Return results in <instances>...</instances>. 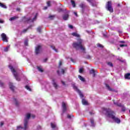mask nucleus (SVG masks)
<instances>
[{"label": "nucleus", "instance_id": "19", "mask_svg": "<svg viewBox=\"0 0 130 130\" xmlns=\"http://www.w3.org/2000/svg\"><path fill=\"white\" fill-rule=\"evenodd\" d=\"M106 87L109 91H113V89L110 88V86H109V85L106 84Z\"/></svg>", "mask_w": 130, "mask_h": 130}, {"label": "nucleus", "instance_id": "1", "mask_svg": "<svg viewBox=\"0 0 130 130\" xmlns=\"http://www.w3.org/2000/svg\"><path fill=\"white\" fill-rule=\"evenodd\" d=\"M72 46L76 50H80V49L83 53H86V48L85 46L83 45V40L78 39L77 42H73Z\"/></svg>", "mask_w": 130, "mask_h": 130}, {"label": "nucleus", "instance_id": "63", "mask_svg": "<svg viewBox=\"0 0 130 130\" xmlns=\"http://www.w3.org/2000/svg\"><path fill=\"white\" fill-rule=\"evenodd\" d=\"M57 73L58 75H59V70L57 71Z\"/></svg>", "mask_w": 130, "mask_h": 130}, {"label": "nucleus", "instance_id": "59", "mask_svg": "<svg viewBox=\"0 0 130 130\" xmlns=\"http://www.w3.org/2000/svg\"><path fill=\"white\" fill-rule=\"evenodd\" d=\"M43 10H47V7H44Z\"/></svg>", "mask_w": 130, "mask_h": 130}, {"label": "nucleus", "instance_id": "23", "mask_svg": "<svg viewBox=\"0 0 130 130\" xmlns=\"http://www.w3.org/2000/svg\"><path fill=\"white\" fill-rule=\"evenodd\" d=\"M68 70V68H64V69H62L61 70V73H62V75H64V73L67 72Z\"/></svg>", "mask_w": 130, "mask_h": 130}, {"label": "nucleus", "instance_id": "24", "mask_svg": "<svg viewBox=\"0 0 130 130\" xmlns=\"http://www.w3.org/2000/svg\"><path fill=\"white\" fill-rule=\"evenodd\" d=\"M129 77H130V73H127V74H125V75H124L125 79H128L129 80Z\"/></svg>", "mask_w": 130, "mask_h": 130}, {"label": "nucleus", "instance_id": "28", "mask_svg": "<svg viewBox=\"0 0 130 130\" xmlns=\"http://www.w3.org/2000/svg\"><path fill=\"white\" fill-rule=\"evenodd\" d=\"M51 48H52L53 50L55 51V52H58L57 49H55V47L54 46H50Z\"/></svg>", "mask_w": 130, "mask_h": 130}, {"label": "nucleus", "instance_id": "17", "mask_svg": "<svg viewBox=\"0 0 130 130\" xmlns=\"http://www.w3.org/2000/svg\"><path fill=\"white\" fill-rule=\"evenodd\" d=\"M78 78L81 82H86V80L85 79V78H84V77H82V76L79 75Z\"/></svg>", "mask_w": 130, "mask_h": 130}, {"label": "nucleus", "instance_id": "53", "mask_svg": "<svg viewBox=\"0 0 130 130\" xmlns=\"http://www.w3.org/2000/svg\"><path fill=\"white\" fill-rule=\"evenodd\" d=\"M54 16H52V15L49 16V19H52V18H54Z\"/></svg>", "mask_w": 130, "mask_h": 130}, {"label": "nucleus", "instance_id": "50", "mask_svg": "<svg viewBox=\"0 0 130 130\" xmlns=\"http://www.w3.org/2000/svg\"><path fill=\"white\" fill-rule=\"evenodd\" d=\"M89 114L90 115H93V114H94V113L93 112H89Z\"/></svg>", "mask_w": 130, "mask_h": 130}, {"label": "nucleus", "instance_id": "64", "mask_svg": "<svg viewBox=\"0 0 130 130\" xmlns=\"http://www.w3.org/2000/svg\"><path fill=\"white\" fill-rule=\"evenodd\" d=\"M120 43H125V42L124 41H121Z\"/></svg>", "mask_w": 130, "mask_h": 130}, {"label": "nucleus", "instance_id": "29", "mask_svg": "<svg viewBox=\"0 0 130 130\" xmlns=\"http://www.w3.org/2000/svg\"><path fill=\"white\" fill-rule=\"evenodd\" d=\"M37 69L39 72H41V73H43V69L41 68V67H38Z\"/></svg>", "mask_w": 130, "mask_h": 130}, {"label": "nucleus", "instance_id": "47", "mask_svg": "<svg viewBox=\"0 0 130 130\" xmlns=\"http://www.w3.org/2000/svg\"><path fill=\"white\" fill-rule=\"evenodd\" d=\"M62 64V62H61V61H60L59 62V67H60V66Z\"/></svg>", "mask_w": 130, "mask_h": 130}, {"label": "nucleus", "instance_id": "18", "mask_svg": "<svg viewBox=\"0 0 130 130\" xmlns=\"http://www.w3.org/2000/svg\"><path fill=\"white\" fill-rule=\"evenodd\" d=\"M19 17L18 16H13L9 19L10 21H14L18 19Z\"/></svg>", "mask_w": 130, "mask_h": 130}, {"label": "nucleus", "instance_id": "15", "mask_svg": "<svg viewBox=\"0 0 130 130\" xmlns=\"http://www.w3.org/2000/svg\"><path fill=\"white\" fill-rule=\"evenodd\" d=\"M114 121L116 123H118V124H119V123H120V119H119L117 117H114Z\"/></svg>", "mask_w": 130, "mask_h": 130}, {"label": "nucleus", "instance_id": "46", "mask_svg": "<svg viewBox=\"0 0 130 130\" xmlns=\"http://www.w3.org/2000/svg\"><path fill=\"white\" fill-rule=\"evenodd\" d=\"M48 7H50V2L48 1L47 2Z\"/></svg>", "mask_w": 130, "mask_h": 130}, {"label": "nucleus", "instance_id": "35", "mask_svg": "<svg viewBox=\"0 0 130 130\" xmlns=\"http://www.w3.org/2000/svg\"><path fill=\"white\" fill-rule=\"evenodd\" d=\"M120 47H127V44H121L119 45Z\"/></svg>", "mask_w": 130, "mask_h": 130}, {"label": "nucleus", "instance_id": "20", "mask_svg": "<svg viewBox=\"0 0 130 130\" xmlns=\"http://www.w3.org/2000/svg\"><path fill=\"white\" fill-rule=\"evenodd\" d=\"M82 102L83 105H88V102L86 101L85 99H83L82 100Z\"/></svg>", "mask_w": 130, "mask_h": 130}, {"label": "nucleus", "instance_id": "43", "mask_svg": "<svg viewBox=\"0 0 130 130\" xmlns=\"http://www.w3.org/2000/svg\"><path fill=\"white\" fill-rule=\"evenodd\" d=\"M36 19H37V13L36 14L34 18H33L32 22H33V21H35V20H36Z\"/></svg>", "mask_w": 130, "mask_h": 130}, {"label": "nucleus", "instance_id": "41", "mask_svg": "<svg viewBox=\"0 0 130 130\" xmlns=\"http://www.w3.org/2000/svg\"><path fill=\"white\" fill-rule=\"evenodd\" d=\"M28 31V28L26 29H24L22 30V33H26V32H27Z\"/></svg>", "mask_w": 130, "mask_h": 130}, {"label": "nucleus", "instance_id": "55", "mask_svg": "<svg viewBox=\"0 0 130 130\" xmlns=\"http://www.w3.org/2000/svg\"><path fill=\"white\" fill-rule=\"evenodd\" d=\"M117 7H118V8H120L121 7V6L120 5V4H117Z\"/></svg>", "mask_w": 130, "mask_h": 130}, {"label": "nucleus", "instance_id": "10", "mask_svg": "<svg viewBox=\"0 0 130 130\" xmlns=\"http://www.w3.org/2000/svg\"><path fill=\"white\" fill-rule=\"evenodd\" d=\"M62 112L64 113L67 111V105L64 102L62 103Z\"/></svg>", "mask_w": 130, "mask_h": 130}, {"label": "nucleus", "instance_id": "62", "mask_svg": "<svg viewBox=\"0 0 130 130\" xmlns=\"http://www.w3.org/2000/svg\"><path fill=\"white\" fill-rule=\"evenodd\" d=\"M20 8H17V9H16V11H20Z\"/></svg>", "mask_w": 130, "mask_h": 130}, {"label": "nucleus", "instance_id": "54", "mask_svg": "<svg viewBox=\"0 0 130 130\" xmlns=\"http://www.w3.org/2000/svg\"><path fill=\"white\" fill-rule=\"evenodd\" d=\"M32 28V25H29L27 28V29H28V30H29V29H30V28Z\"/></svg>", "mask_w": 130, "mask_h": 130}, {"label": "nucleus", "instance_id": "39", "mask_svg": "<svg viewBox=\"0 0 130 130\" xmlns=\"http://www.w3.org/2000/svg\"><path fill=\"white\" fill-rule=\"evenodd\" d=\"M107 64L110 67H113V64H112V62H109L107 63Z\"/></svg>", "mask_w": 130, "mask_h": 130}, {"label": "nucleus", "instance_id": "6", "mask_svg": "<svg viewBox=\"0 0 130 130\" xmlns=\"http://www.w3.org/2000/svg\"><path fill=\"white\" fill-rule=\"evenodd\" d=\"M73 89H74V90H75V91H76V92H77V93H78V94L80 95V97H81V98H83L84 97V94H83L82 92H81V90H80L79 89H78V87H77L75 85H73Z\"/></svg>", "mask_w": 130, "mask_h": 130}, {"label": "nucleus", "instance_id": "21", "mask_svg": "<svg viewBox=\"0 0 130 130\" xmlns=\"http://www.w3.org/2000/svg\"><path fill=\"white\" fill-rule=\"evenodd\" d=\"M80 7L81 8V9H82L83 10H84V9H85V8H87V6H86L84 4H81L80 5Z\"/></svg>", "mask_w": 130, "mask_h": 130}, {"label": "nucleus", "instance_id": "9", "mask_svg": "<svg viewBox=\"0 0 130 130\" xmlns=\"http://www.w3.org/2000/svg\"><path fill=\"white\" fill-rule=\"evenodd\" d=\"M2 40L4 41L5 42H9V41H8V38L7 37V35L5 33H3L1 35Z\"/></svg>", "mask_w": 130, "mask_h": 130}, {"label": "nucleus", "instance_id": "3", "mask_svg": "<svg viewBox=\"0 0 130 130\" xmlns=\"http://www.w3.org/2000/svg\"><path fill=\"white\" fill-rule=\"evenodd\" d=\"M31 117L30 113H27L25 115V117L24 120V130H27L28 128V122H29V120Z\"/></svg>", "mask_w": 130, "mask_h": 130}, {"label": "nucleus", "instance_id": "44", "mask_svg": "<svg viewBox=\"0 0 130 130\" xmlns=\"http://www.w3.org/2000/svg\"><path fill=\"white\" fill-rule=\"evenodd\" d=\"M69 27L70 28V29H74V26L71 24L68 25Z\"/></svg>", "mask_w": 130, "mask_h": 130}, {"label": "nucleus", "instance_id": "11", "mask_svg": "<svg viewBox=\"0 0 130 130\" xmlns=\"http://www.w3.org/2000/svg\"><path fill=\"white\" fill-rule=\"evenodd\" d=\"M52 81L53 82L52 85L53 87L55 88V89H57V88L58 87V85L56 83L55 79H54V78H52Z\"/></svg>", "mask_w": 130, "mask_h": 130}, {"label": "nucleus", "instance_id": "26", "mask_svg": "<svg viewBox=\"0 0 130 130\" xmlns=\"http://www.w3.org/2000/svg\"><path fill=\"white\" fill-rule=\"evenodd\" d=\"M90 122L91 123L92 126H95V123L94 122L93 119H90Z\"/></svg>", "mask_w": 130, "mask_h": 130}, {"label": "nucleus", "instance_id": "13", "mask_svg": "<svg viewBox=\"0 0 130 130\" xmlns=\"http://www.w3.org/2000/svg\"><path fill=\"white\" fill-rule=\"evenodd\" d=\"M71 35H72V36H74V37H77V38H80V37H81V36H80L79 34H77V32H72L71 34Z\"/></svg>", "mask_w": 130, "mask_h": 130}, {"label": "nucleus", "instance_id": "14", "mask_svg": "<svg viewBox=\"0 0 130 130\" xmlns=\"http://www.w3.org/2000/svg\"><path fill=\"white\" fill-rule=\"evenodd\" d=\"M69 17H70V15H69V14H64L62 17L63 20H64V21H67V20L69 19Z\"/></svg>", "mask_w": 130, "mask_h": 130}, {"label": "nucleus", "instance_id": "5", "mask_svg": "<svg viewBox=\"0 0 130 130\" xmlns=\"http://www.w3.org/2000/svg\"><path fill=\"white\" fill-rule=\"evenodd\" d=\"M106 9L110 13H113V8H112V3L111 1H108L106 3Z\"/></svg>", "mask_w": 130, "mask_h": 130}, {"label": "nucleus", "instance_id": "60", "mask_svg": "<svg viewBox=\"0 0 130 130\" xmlns=\"http://www.w3.org/2000/svg\"><path fill=\"white\" fill-rule=\"evenodd\" d=\"M71 61H72V62H74L73 58H71Z\"/></svg>", "mask_w": 130, "mask_h": 130}, {"label": "nucleus", "instance_id": "52", "mask_svg": "<svg viewBox=\"0 0 130 130\" xmlns=\"http://www.w3.org/2000/svg\"><path fill=\"white\" fill-rule=\"evenodd\" d=\"M114 92H115V94H116V95H117L118 94L117 93H118V91L115 90Z\"/></svg>", "mask_w": 130, "mask_h": 130}, {"label": "nucleus", "instance_id": "38", "mask_svg": "<svg viewBox=\"0 0 130 130\" xmlns=\"http://www.w3.org/2000/svg\"><path fill=\"white\" fill-rule=\"evenodd\" d=\"M25 88H26L27 90H28V91H31V88H30V87L28 85L25 86Z\"/></svg>", "mask_w": 130, "mask_h": 130}, {"label": "nucleus", "instance_id": "25", "mask_svg": "<svg viewBox=\"0 0 130 130\" xmlns=\"http://www.w3.org/2000/svg\"><path fill=\"white\" fill-rule=\"evenodd\" d=\"M0 7H1V8H3V9H7V6L2 3H0Z\"/></svg>", "mask_w": 130, "mask_h": 130}, {"label": "nucleus", "instance_id": "34", "mask_svg": "<svg viewBox=\"0 0 130 130\" xmlns=\"http://www.w3.org/2000/svg\"><path fill=\"white\" fill-rule=\"evenodd\" d=\"M85 58H87V59H91V58H92V57H91V56H90V55H87L85 56Z\"/></svg>", "mask_w": 130, "mask_h": 130}, {"label": "nucleus", "instance_id": "12", "mask_svg": "<svg viewBox=\"0 0 130 130\" xmlns=\"http://www.w3.org/2000/svg\"><path fill=\"white\" fill-rule=\"evenodd\" d=\"M90 74L92 75V77H96V73H97V71L94 70V69H92L89 72Z\"/></svg>", "mask_w": 130, "mask_h": 130}, {"label": "nucleus", "instance_id": "7", "mask_svg": "<svg viewBox=\"0 0 130 130\" xmlns=\"http://www.w3.org/2000/svg\"><path fill=\"white\" fill-rule=\"evenodd\" d=\"M42 48V46L40 45H38L36 47L35 52L37 55H38L41 52V49Z\"/></svg>", "mask_w": 130, "mask_h": 130}, {"label": "nucleus", "instance_id": "31", "mask_svg": "<svg viewBox=\"0 0 130 130\" xmlns=\"http://www.w3.org/2000/svg\"><path fill=\"white\" fill-rule=\"evenodd\" d=\"M51 126L52 128H55V127H56V125L53 123H51Z\"/></svg>", "mask_w": 130, "mask_h": 130}, {"label": "nucleus", "instance_id": "49", "mask_svg": "<svg viewBox=\"0 0 130 130\" xmlns=\"http://www.w3.org/2000/svg\"><path fill=\"white\" fill-rule=\"evenodd\" d=\"M67 117L69 119H71L72 118V116H71V115H68Z\"/></svg>", "mask_w": 130, "mask_h": 130}, {"label": "nucleus", "instance_id": "33", "mask_svg": "<svg viewBox=\"0 0 130 130\" xmlns=\"http://www.w3.org/2000/svg\"><path fill=\"white\" fill-rule=\"evenodd\" d=\"M96 46H98V47H100L101 48H103L104 47L103 45L101 44H98Z\"/></svg>", "mask_w": 130, "mask_h": 130}, {"label": "nucleus", "instance_id": "16", "mask_svg": "<svg viewBox=\"0 0 130 130\" xmlns=\"http://www.w3.org/2000/svg\"><path fill=\"white\" fill-rule=\"evenodd\" d=\"M9 87H10V89H11V90H12V91L14 92V88H15V86H14L12 82L9 83Z\"/></svg>", "mask_w": 130, "mask_h": 130}, {"label": "nucleus", "instance_id": "2", "mask_svg": "<svg viewBox=\"0 0 130 130\" xmlns=\"http://www.w3.org/2000/svg\"><path fill=\"white\" fill-rule=\"evenodd\" d=\"M103 112L105 114L107 117L114 119V112L110 108H103Z\"/></svg>", "mask_w": 130, "mask_h": 130}, {"label": "nucleus", "instance_id": "42", "mask_svg": "<svg viewBox=\"0 0 130 130\" xmlns=\"http://www.w3.org/2000/svg\"><path fill=\"white\" fill-rule=\"evenodd\" d=\"M17 129H20V128H21L22 129H24V127H23L22 126H21V125H20V126H17Z\"/></svg>", "mask_w": 130, "mask_h": 130}, {"label": "nucleus", "instance_id": "8", "mask_svg": "<svg viewBox=\"0 0 130 130\" xmlns=\"http://www.w3.org/2000/svg\"><path fill=\"white\" fill-rule=\"evenodd\" d=\"M114 105L118 106L119 107H121V111H122L123 112H125V110H126V108H125V107H124V106H122V105L120 103H114Z\"/></svg>", "mask_w": 130, "mask_h": 130}, {"label": "nucleus", "instance_id": "36", "mask_svg": "<svg viewBox=\"0 0 130 130\" xmlns=\"http://www.w3.org/2000/svg\"><path fill=\"white\" fill-rule=\"evenodd\" d=\"M24 45L28 46V40L26 39L24 41Z\"/></svg>", "mask_w": 130, "mask_h": 130}, {"label": "nucleus", "instance_id": "37", "mask_svg": "<svg viewBox=\"0 0 130 130\" xmlns=\"http://www.w3.org/2000/svg\"><path fill=\"white\" fill-rule=\"evenodd\" d=\"M38 32H39V33H41V27L39 26L37 28Z\"/></svg>", "mask_w": 130, "mask_h": 130}, {"label": "nucleus", "instance_id": "40", "mask_svg": "<svg viewBox=\"0 0 130 130\" xmlns=\"http://www.w3.org/2000/svg\"><path fill=\"white\" fill-rule=\"evenodd\" d=\"M83 72H84V70L83 69V68H80L79 69L80 74H82L83 73Z\"/></svg>", "mask_w": 130, "mask_h": 130}, {"label": "nucleus", "instance_id": "4", "mask_svg": "<svg viewBox=\"0 0 130 130\" xmlns=\"http://www.w3.org/2000/svg\"><path fill=\"white\" fill-rule=\"evenodd\" d=\"M9 69H10L12 73H13L14 76L15 77L16 81L20 82V81H21V78L18 76V74L16 73V70L14 69V67L12 66H9Z\"/></svg>", "mask_w": 130, "mask_h": 130}, {"label": "nucleus", "instance_id": "22", "mask_svg": "<svg viewBox=\"0 0 130 130\" xmlns=\"http://www.w3.org/2000/svg\"><path fill=\"white\" fill-rule=\"evenodd\" d=\"M10 47H11V45H8L7 46V47L4 48V51L5 52H7V51H9V49L10 48Z\"/></svg>", "mask_w": 130, "mask_h": 130}, {"label": "nucleus", "instance_id": "58", "mask_svg": "<svg viewBox=\"0 0 130 130\" xmlns=\"http://www.w3.org/2000/svg\"><path fill=\"white\" fill-rule=\"evenodd\" d=\"M30 116H31L32 118H35V115H32Z\"/></svg>", "mask_w": 130, "mask_h": 130}, {"label": "nucleus", "instance_id": "56", "mask_svg": "<svg viewBox=\"0 0 130 130\" xmlns=\"http://www.w3.org/2000/svg\"><path fill=\"white\" fill-rule=\"evenodd\" d=\"M74 15H75V16H76V17H78V14L77 13V12H74Z\"/></svg>", "mask_w": 130, "mask_h": 130}, {"label": "nucleus", "instance_id": "48", "mask_svg": "<svg viewBox=\"0 0 130 130\" xmlns=\"http://www.w3.org/2000/svg\"><path fill=\"white\" fill-rule=\"evenodd\" d=\"M4 23H5V21H4V20H3L0 19V24H3Z\"/></svg>", "mask_w": 130, "mask_h": 130}, {"label": "nucleus", "instance_id": "32", "mask_svg": "<svg viewBox=\"0 0 130 130\" xmlns=\"http://www.w3.org/2000/svg\"><path fill=\"white\" fill-rule=\"evenodd\" d=\"M0 86L1 87H5V83L2 82V80H0Z\"/></svg>", "mask_w": 130, "mask_h": 130}, {"label": "nucleus", "instance_id": "30", "mask_svg": "<svg viewBox=\"0 0 130 130\" xmlns=\"http://www.w3.org/2000/svg\"><path fill=\"white\" fill-rule=\"evenodd\" d=\"M14 102H15V105L16 106H19V102L17 101V99H14Z\"/></svg>", "mask_w": 130, "mask_h": 130}, {"label": "nucleus", "instance_id": "51", "mask_svg": "<svg viewBox=\"0 0 130 130\" xmlns=\"http://www.w3.org/2000/svg\"><path fill=\"white\" fill-rule=\"evenodd\" d=\"M48 60V59L47 58L44 59V62H46V61H47Z\"/></svg>", "mask_w": 130, "mask_h": 130}, {"label": "nucleus", "instance_id": "61", "mask_svg": "<svg viewBox=\"0 0 130 130\" xmlns=\"http://www.w3.org/2000/svg\"><path fill=\"white\" fill-rule=\"evenodd\" d=\"M89 3H91L93 0H87Z\"/></svg>", "mask_w": 130, "mask_h": 130}, {"label": "nucleus", "instance_id": "27", "mask_svg": "<svg viewBox=\"0 0 130 130\" xmlns=\"http://www.w3.org/2000/svg\"><path fill=\"white\" fill-rule=\"evenodd\" d=\"M71 4L73 6V8L76 7V3L73 0H71Z\"/></svg>", "mask_w": 130, "mask_h": 130}, {"label": "nucleus", "instance_id": "57", "mask_svg": "<svg viewBox=\"0 0 130 130\" xmlns=\"http://www.w3.org/2000/svg\"><path fill=\"white\" fill-rule=\"evenodd\" d=\"M3 125H4V122H1V126H3Z\"/></svg>", "mask_w": 130, "mask_h": 130}, {"label": "nucleus", "instance_id": "45", "mask_svg": "<svg viewBox=\"0 0 130 130\" xmlns=\"http://www.w3.org/2000/svg\"><path fill=\"white\" fill-rule=\"evenodd\" d=\"M61 83H62L63 86H66V82L64 81L61 80Z\"/></svg>", "mask_w": 130, "mask_h": 130}]
</instances>
